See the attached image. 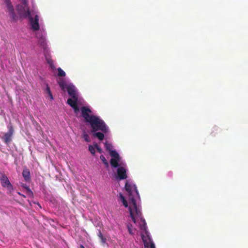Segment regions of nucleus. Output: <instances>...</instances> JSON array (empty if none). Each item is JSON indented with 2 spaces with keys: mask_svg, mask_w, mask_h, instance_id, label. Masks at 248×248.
Masks as SVG:
<instances>
[{
  "mask_svg": "<svg viewBox=\"0 0 248 248\" xmlns=\"http://www.w3.org/2000/svg\"><path fill=\"white\" fill-rule=\"evenodd\" d=\"M81 116L84 119L86 123L90 124L92 127V132H94L101 131L106 133L108 130V128L104 121L99 117L95 115H90L92 111L88 108L83 106L81 108Z\"/></svg>",
  "mask_w": 248,
  "mask_h": 248,
  "instance_id": "f257e3e1",
  "label": "nucleus"
},
{
  "mask_svg": "<svg viewBox=\"0 0 248 248\" xmlns=\"http://www.w3.org/2000/svg\"><path fill=\"white\" fill-rule=\"evenodd\" d=\"M133 187H134L137 194L139 195L138 190L135 185L133 186L131 184L128 183L127 182H126L125 184V189L129 196L130 205L129 207V211L132 220L135 223L136 222V218H140L141 219H142V218L141 217V212L138 208L136 200L132 195Z\"/></svg>",
  "mask_w": 248,
  "mask_h": 248,
  "instance_id": "f03ea898",
  "label": "nucleus"
},
{
  "mask_svg": "<svg viewBox=\"0 0 248 248\" xmlns=\"http://www.w3.org/2000/svg\"><path fill=\"white\" fill-rule=\"evenodd\" d=\"M16 10L20 18H27L31 15L28 3L26 1L21 4L17 5Z\"/></svg>",
  "mask_w": 248,
  "mask_h": 248,
  "instance_id": "7ed1b4c3",
  "label": "nucleus"
},
{
  "mask_svg": "<svg viewBox=\"0 0 248 248\" xmlns=\"http://www.w3.org/2000/svg\"><path fill=\"white\" fill-rule=\"evenodd\" d=\"M8 131L4 134L3 136L1 137V139L2 141L7 145L10 144L13 138L15 130L14 128L11 124H10L8 126Z\"/></svg>",
  "mask_w": 248,
  "mask_h": 248,
  "instance_id": "20e7f679",
  "label": "nucleus"
},
{
  "mask_svg": "<svg viewBox=\"0 0 248 248\" xmlns=\"http://www.w3.org/2000/svg\"><path fill=\"white\" fill-rule=\"evenodd\" d=\"M0 181L2 186L7 187L9 191H13L14 188L13 185L9 181L7 176L3 173H0Z\"/></svg>",
  "mask_w": 248,
  "mask_h": 248,
  "instance_id": "39448f33",
  "label": "nucleus"
},
{
  "mask_svg": "<svg viewBox=\"0 0 248 248\" xmlns=\"http://www.w3.org/2000/svg\"><path fill=\"white\" fill-rule=\"evenodd\" d=\"M5 3L6 4L9 14L12 21L16 22L18 17L15 12L14 7L12 4L10 0H5Z\"/></svg>",
  "mask_w": 248,
  "mask_h": 248,
  "instance_id": "423d86ee",
  "label": "nucleus"
},
{
  "mask_svg": "<svg viewBox=\"0 0 248 248\" xmlns=\"http://www.w3.org/2000/svg\"><path fill=\"white\" fill-rule=\"evenodd\" d=\"M112 158L110 160L111 166L113 168H117L119 166V162L120 161V157L117 152H112L111 155Z\"/></svg>",
  "mask_w": 248,
  "mask_h": 248,
  "instance_id": "0eeeda50",
  "label": "nucleus"
},
{
  "mask_svg": "<svg viewBox=\"0 0 248 248\" xmlns=\"http://www.w3.org/2000/svg\"><path fill=\"white\" fill-rule=\"evenodd\" d=\"M30 20V23L31 27V29L33 31H38L40 28L39 24V17L38 15H35L33 18L31 16L28 17Z\"/></svg>",
  "mask_w": 248,
  "mask_h": 248,
  "instance_id": "6e6552de",
  "label": "nucleus"
},
{
  "mask_svg": "<svg viewBox=\"0 0 248 248\" xmlns=\"http://www.w3.org/2000/svg\"><path fill=\"white\" fill-rule=\"evenodd\" d=\"M117 179L120 180L126 179L127 178L126 174V170L124 167H120L117 170Z\"/></svg>",
  "mask_w": 248,
  "mask_h": 248,
  "instance_id": "1a4fd4ad",
  "label": "nucleus"
},
{
  "mask_svg": "<svg viewBox=\"0 0 248 248\" xmlns=\"http://www.w3.org/2000/svg\"><path fill=\"white\" fill-rule=\"evenodd\" d=\"M67 91L68 94L72 98H76V97H78V95L76 90V88L74 86L72 85H69L67 87Z\"/></svg>",
  "mask_w": 248,
  "mask_h": 248,
  "instance_id": "9d476101",
  "label": "nucleus"
},
{
  "mask_svg": "<svg viewBox=\"0 0 248 248\" xmlns=\"http://www.w3.org/2000/svg\"><path fill=\"white\" fill-rule=\"evenodd\" d=\"M142 240L144 243V246L145 248H155V245L154 243V242L151 241L150 239L148 240V241L144 239V237L143 236L142 237Z\"/></svg>",
  "mask_w": 248,
  "mask_h": 248,
  "instance_id": "9b49d317",
  "label": "nucleus"
},
{
  "mask_svg": "<svg viewBox=\"0 0 248 248\" xmlns=\"http://www.w3.org/2000/svg\"><path fill=\"white\" fill-rule=\"evenodd\" d=\"M22 175L26 182H29L31 180V173L29 169L25 168L22 172Z\"/></svg>",
  "mask_w": 248,
  "mask_h": 248,
  "instance_id": "f8f14e48",
  "label": "nucleus"
},
{
  "mask_svg": "<svg viewBox=\"0 0 248 248\" xmlns=\"http://www.w3.org/2000/svg\"><path fill=\"white\" fill-rule=\"evenodd\" d=\"M78 97L76 98H69L67 100V104L72 108L78 104Z\"/></svg>",
  "mask_w": 248,
  "mask_h": 248,
  "instance_id": "ddd939ff",
  "label": "nucleus"
},
{
  "mask_svg": "<svg viewBox=\"0 0 248 248\" xmlns=\"http://www.w3.org/2000/svg\"><path fill=\"white\" fill-rule=\"evenodd\" d=\"M93 135L94 137L98 138L99 140H102L104 139V134L103 132H93Z\"/></svg>",
  "mask_w": 248,
  "mask_h": 248,
  "instance_id": "4468645a",
  "label": "nucleus"
},
{
  "mask_svg": "<svg viewBox=\"0 0 248 248\" xmlns=\"http://www.w3.org/2000/svg\"><path fill=\"white\" fill-rule=\"evenodd\" d=\"M21 186L27 190V193L29 196L31 197L33 196V193L32 191L31 190L30 187L26 184L22 183Z\"/></svg>",
  "mask_w": 248,
  "mask_h": 248,
  "instance_id": "2eb2a0df",
  "label": "nucleus"
},
{
  "mask_svg": "<svg viewBox=\"0 0 248 248\" xmlns=\"http://www.w3.org/2000/svg\"><path fill=\"white\" fill-rule=\"evenodd\" d=\"M46 59L47 63L49 65L52 69L55 68V66L53 63V61L52 60L49 56H46Z\"/></svg>",
  "mask_w": 248,
  "mask_h": 248,
  "instance_id": "dca6fc26",
  "label": "nucleus"
},
{
  "mask_svg": "<svg viewBox=\"0 0 248 248\" xmlns=\"http://www.w3.org/2000/svg\"><path fill=\"white\" fill-rule=\"evenodd\" d=\"M58 83L61 89L63 91H64L66 86L65 81L63 79H60L58 81Z\"/></svg>",
  "mask_w": 248,
  "mask_h": 248,
  "instance_id": "f3484780",
  "label": "nucleus"
},
{
  "mask_svg": "<svg viewBox=\"0 0 248 248\" xmlns=\"http://www.w3.org/2000/svg\"><path fill=\"white\" fill-rule=\"evenodd\" d=\"M105 146L106 150L109 152L110 155H111V153L112 152H116L115 150H112L113 146L110 143L106 142L105 143Z\"/></svg>",
  "mask_w": 248,
  "mask_h": 248,
  "instance_id": "a211bd4d",
  "label": "nucleus"
},
{
  "mask_svg": "<svg viewBox=\"0 0 248 248\" xmlns=\"http://www.w3.org/2000/svg\"><path fill=\"white\" fill-rule=\"evenodd\" d=\"M98 236L100 238L101 242L102 244H105L107 241V239L104 237L100 231H98Z\"/></svg>",
  "mask_w": 248,
  "mask_h": 248,
  "instance_id": "6ab92c4d",
  "label": "nucleus"
},
{
  "mask_svg": "<svg viewBox=\"0 0 248 248\" xmlns=\"http://www.w3.org/2000/svg\"><path fill=\"white\" fill-rule=\"evenodd\" d=\"M120 198L123 202V205L125 207H128V203L127 201L125 200L124 196L122 194L120 193Z\"/></svg>",
  "mask_w": 248,
  "mask_h": 248,
  "instance_id": "aec40b11",
  "label": "nucleus"
},
{
  "mask_svg": "<svg viewBox=\"0 0 248 248\" xmlns=\"http://www.w3.org/2000/svg\"><path fill=\"white\" fill-rule=\"evenodd\" d=\"M39 43L43 47H45L46 46L45 38L44 37H41L39 40Z\"/></svg>",
  "mask_w": 248,
  "mask_h": 248,
  "instance_id": "412c9836",
  "label": "nucleus"
},
{
  "mask_svg": "<svg viewBox=\"0 0 248 248\" xmlns=\"http://www.w3.org/2000/svg\"><path fill=\"white\" fill-rule=\"evenodd\" d=\"M58 76L59 77H64L65 76V72L60 67L58 68Z\"/></svg>",
  "mask_w": 248,
  "mask_h": 248,
  "instance_id": "4be33fe9",
  "label": "nucleus"
},
{
  "mask_svg": "<svg viewBox=\"0 0 248 248\" xmlns=\"http://www.w3.org/2000/svg\"><path fill=\"white\" fill-rule=\"evenodd\" d=\"M100 159L102 161L103 163L105 165V166L108 167V163L107 159L105 158V156L103 155H101L100 156Z\"/></svg>",
  "mask_w": 248,
  "mask_h": 248,
  "instance_id": "5701e85b",
  "label": "nucleus"
},
{
  "mask_svg": "<svg viewBox=\"0 0 248 248\" xmlns=\"http://www.w3.org/2000/svg\"><path fill=\"white\" fill-rule=\"evenodd\" d=\"M95 146L93 145V146H92V145H89V151L90 152V153L94 155L95 154Z\"/></svg>",
  "mask_w": 248,
  "mask_h": 248,
  "instance_id": "b1692460",
  "label": "nucleus"
},
{
  "mask_svg": "<svg viewBox=\"0 0 248 248\" xmlns=\"http://www.w3.org/2000/svg\"><path fill=\"white\" fill-rule=\"evenodd\" d=\"M83 138L86 142L90 141V137L85 132H84L83 134Z\"/></svg>",
  "mask_w": 248,
  "mask_h": 248,
  "instance_id": "393cba45",
  "label": "nucleus"
},
{
  "mask_svg": "<svg viewBox=\"0 0 248 248\" xmlns=\"http://www.w3.org/2000/svg\"><path fill=\"white\" fill-rule=\"evenodd\" d=\"M46 91L47 93L48 94L49 96H50V99L51 100L53 99V95L51 93L50 89L48 85L46 86Z\"/></svg>",
  "mask_w": 248,
  "mask_h": 248,
  "instance_id": "a878e982",
  "label": "nucleus"
},
{
  "mask_svg": "<svg viewBox=\"0 0 248 248\" xmlns=\"http://www.w3.org/2000/svg\"><path fill=\"white\" fill-rule=\"evenodd\" d=\"M72 108H73L75 113H78L79 111V109L78 106V104L72 107Z\"/></svg>",
  "mask_w": 248,
  "mask_h": 248,
  "instance_id": "bb28decb",
  "label": "nucleus"
},
{
  "mask_svg": "<svg viewBox=\"0 0 248 248\" xmlns=\"http://www.w3.org/2000/svg\"><path fill=\"white\" fill-rule=\"evenodd\" d=\"M94 146H95V149H96L97 152L99 153H101L102 152L101 148L99 147L97 144H94Z\"/></svg>",
  "mask_w": 248,
  "mask_h": 248,
  "instance_id": "cd10ccee",
  "label": "nucleus"
},
{
  "mask_svg": "<svg viewBox=\"0 0 248 248\" xmlns=\"http://www.w3.org/2000/svg\"><path fill=\"white\" fill-rule=\"evenodd\" d=\"M128 232H129L130 233V234H132L133 232H132V229L130 228V227L129 226H128Z\"/></svg>",
  "mask_w": 248,
  "mask_h": 248,
  "instance_id": "c85d7f7f",
  "label": "nucleus"
},
{
  "mask_svg": "<svg viewBox=\"0 0 248 248\" xmlns=\"http://www.w3.org/2000/svg\"><path fill=\"white\" fill-rule=\"evenodd\" d=\"M218 130V127L217 126H215L213 127V131H217Z\"/></svg>",
  "mask_w": 248,
  "mask_h": 248,
  "instance_id": "c756f323",
  "label": "nucleus"
},
{
  "mask_svg": "<svg viewBox=\"0 0 248 248\" xmlns=\"http://www.w3.org/2000/svg\"><path fill=\"white\" fill-rule=\"evenodd\" d=\"M18 194L19 195H21V196H22V197H25V196L23 194H22L20 193V192H18Z\"/></svg>",
  "mask_w": 248,
  "mask_h": 248,
  "instance_id": "7c9ffc66",
  "label": "nucleus"
},
{
  "mask_svg": "<svg viewBox=\"0 0 248 248\" xmlns=\"http://www.w3.org/2000/svg\"><path fill=\"white\" fill-rule=\"evenodd\" d=\"M142 220H143V222H144V226H143V227H145V226H146L145 221V220H144V219H142Z\"/></svg>",
  "mask_w": 248,
  "mask_h": 248,
  "instance_id": "2f4dec72",
  "label": "nucleus"
},
{
  "mask_svg": "<svg viewBox=\"0 0 248 248\" xmlns=\"http://www.w3.org/2000/svg\"><path fill=\"white\" fill-rule=\"evenodd\" d=\"M79 248H84V246H83V245H81L80 246V247H79Z\"/></svg>",
  "mask_w": 248,
  "mask_h": 248,
  "instance_id": "473e14b6",
  "label": "nucleus"
}]
</instances>
